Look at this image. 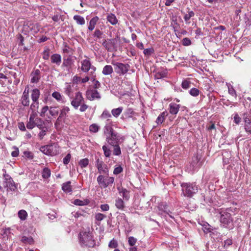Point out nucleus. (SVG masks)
I'll use <instances>...</instances> for the list:
<instances>
[{
	"mask_svg": "<svg viewBox=\"0 0 251 251\" xmlns=\"http://www.w3.org/2000/svg\"><path fill=\"white\" fill-rule=\"evenodd\" d=\"M134 112L132 108H127L125 111L124 114L126 118H132Z\"/></svg>",
	"mask_w": 251,
	"mask_h": 251,
	"instance_id": "nucleus-50",
	"label": "nucleus"
},
{
	"mask_svg": "<svg viewBox=\"0 0 251 251\" xmlns=\"http://www.w3.org/2000/svg\"><path fill=\"white\" fill-rule=\"evenodd\" d=\"M47 151L46 154L50 156H54L59 153V148L57 144H53L46 146Z\"/></svg>",
	"mask_w": 251,
	"mask_h": 251,
	"instance_id": "nucleus-10",
	"label": "nucleus"
},
{
	"mask_svg": "<svg viewBox=\"0 0 251 251\" xmlns=\"http://www.w3.org/2000/svg\"><path fill=\"white\" fill-rule=\"evenodd\" d=\"M251 109L248 110L246 111L243 114V119L245 123H248L249 122L251 121Z\"/></svg>",
	"mask_w": 251,
	"mask_h": 251,
	"instance_id": "nucleus-28",
	"label": "nucleus"
},
{
	"mask_svg": "<svg viewBox=\"0 0 251 251\" xmlns=\"http://www.w3.org/2000/svg\"><path fill=\"white\" fill-rule=\"evenodd\" d=\"M40 71L39 69H36L34 72L31 74L32 75L31 78V82L32 83H37L40 79Z\"/></svg>",
	"mask_w": 251,
	"mask_h": 251,
	"instance_id": "nucleus-17",
	"label": "nucleus"
},
{
	"mask_svg": "<svg viewBox=\"0 0 251 251\" xmlns=\"http://www.w3.org/2000/svg\"><path fill=\"white\" fill-rule=\"evenodd\" d=\"M107 20L112 25H115L118 23V20L116 16L113 13H110L107 15Z\"/></svg>",
	"mask_w": 251,
	"mask_h": 251,
	"instance_id": "nucleus-24",
	"label": "nucleus"
},
{
	"mask_svg": "<svg viewBox=\"0 0 251 251\" xmlns=\"http://www.w3.org/2000/svg\"><path fill=\"white\" fill-rule=\"evenodd\" d=\"M168 113L167 111H165L161 113L156 119V123L158 125H161L165 121L166 117L168 116Z\"/></svg>",
	"mask_w": 251,
	"mask_h": 251,
	"instance_id": "nucleus-21",
	"label": "nucleus"
},
{
	"mask_svg": "<svg viewBox=\"0 0 251 251\" xmlns=\"http://www.w3.org/2000/svg\"><path fill=\"white\" fill-rule=\"evenodd\" d=\"M189 93L192 96L197 97L200 94V91L196 88H193L189 90Z\"/></svg>",
	"mask_w": 251,
	"mask_h": 251,
	"instance_id": "nucleus-49",
	"label": "nucleus"
},
{
	"mask_svg": "<svg viewBox=\"0 0 251 251\" xmlns=\"http://www.w3.org/2000/svg\"><path fill=\"white\" fill-rule=\"evenodd\" d=\"M169 112L171 114L176 115L178 112L180 105L176 103L172 102L169 104Z\"/></svg>",
	"mask_w": 251,
	"mask_h": 251,
	"instance_id": "nucleus-19",
	"label": "nucleus"
},
{
	"mask_svg": "<svg viewBox=\"0 0 251 251\" xmlns=\"http://www.w3.org/2000/svg\"><path fill=\"white\" fill-rule=\"evenodd\" d=\"M191 44H192L191 41L188 38L185 37V38H183L182 40V44L183 46H190V45H191Z\"/></svg>",
	"mask_w": 251,
	"mask_h": 251,
	"instance_id": "nucleus-59",
	"label": "nucleus"
},
{
	"mask_svg": "<svg viewBox=\"0 0 251 251\" xmlns=\"http://www.w3.org/2000/svg\"><path fill=\"white\" fill-rule=\"evenodd\" d=\"M167 75V73L165 71L158 72L154 75L155 79H161L165 77Z\"/></svg>",
	"mask_w": 251,
	"mask_h": 251,
	"instance_id": "nucleus-47",
	"label": "nucleus"
},
{
	"mask_svg": "<svg viewBox=\"0 0 251 251\" xmlns=\"http://www.w3.org/2000/svg\"><path fill=\"white\" fill-rule=\"evenodd\" d=\"M191 82L187 80L182 81L181 86L184 89H187L190 87Z\"/></svg>",
	"mask_w": 251,
	"mask_h": 251,
	"instance_id": "nucleus-54",
	"label": "nucleus"
},
{
	"mask_svg": "<svg viewBox=\"0 0 251 251\" xmlns=\"http://www.w3.org/2000/svg\"><path fill=\"white\" fill-rule=\"evenodd\" d=\"M50 114L52 116H55L58 114V110H57V107L56 106H50L49 109Z\"/></svg>",
	"mask_w": 251,
	"mask_h": 251,
	"instance_id": "nucleus-46",
	"label": "nucleus"
},
{
	"mask_svg": "<svg viewBox=\"0 0 251 251\" xmlns=\"http://www.w3.org/2000/svg\"><path fill=\"white\" fill-rule=\"evenodd\" d=\"M91 63L89 59H84L81 61V71L83 72H88L91 68Z\"/></svg>",
	"mask_w": 251,
	"mask_h": 251,
	"instance_id": "nucleus-13",
	"label": "nucleus"
},
{
	"mask_svg": "<svg viewBox=\"0 0 251 251\" xmlns=\"http://www.w3.org/2000/svg\"><path fill=\"white\" fill-rule=\"evenodd\" d=\"M40 129L41 131L38 134V137L40 140H42L44 138V136L46 135L47 132L48 131L49 127H44L43 128H41Z\"/></svg>",
	"mask_w": 251,
	"mask_h": 251,
	"instance_id": "nucleus-41",
	"label": "nucleus"
},
{
	"mask_svg": "<svg viewBox=\"0 0 251 251\" xmlns=\"http://www.w3.org/2000/svg\"><path fill=\"white\" fill-rule=\"evenodd\" d=\"M167 205L166 203L161 202V203H159L158 206V209L159 211H161V212H159V214H162V212L166 213L168 214L171 218L174 219V217H173L171 215H170L169 214V212L171 213L172 212H171L169 210L168 211L167 210Z\"/></svg>",
	"mask_w": 251,
	"mask_h": 251,
	"instance_id": "nucleus-18",
	"label": "nucleus"
},
{
	"mask_svg": "<svg viewBox=\"0 0 251 251\" xmlns=\"http://www.w3.org/2000/svg\"><path fill=\"white\" fill-rule=\"evenodd\" d=\"M51 62L59 66L61 62V56L60 54L55 53L52 54L50 57Z\"/></svg>",
	"mask_w": 251,
	"mask_h": 251,
	"instance_id": "nucleus-20",
	"label": "nucleus"
},
{
	"mask_svg": "<svg viewBox=\"0 0 251 251\" xmlns=\"http://www.w3.org/2000/svg\"><path fill=\"white\" fill-rule=\"evenodd\" d=\"M35 125L39 129L43 128L44 127H47L45 125V122L40 118H36Z\"/></svg>",
	"mask_w": 251,
	"mask_h": 251,
	"instance_id": "nucleus-31",
	"label": "nucleus"
},
{
	"mask_svg": "<svg viewBox=\"0 0 251 251\" xmlns=\"http://www.w3.org/2000/svg\"><path fill=\"white\" fill-rule=\"evenodd\" d=\"M137 242V239L134 238V237L130 236L128 238V243L129 245L132 247L135 245Z\"/></svg>",
	"mask_w": 251,
	"mask_h": 251,
	"instance_id": "nucleus-57",
	"label": "nucleus"
},
{
	"mask_svg": "<svg viewBox=\"0 0 251 251\" xmlns=\"http://www.w3.org/2000/svg\"><path fill=\"white\" fill-rule=\"evenodd\" d=\"M101 116L102 118H111V115L108 110H104L103 111Z\"/></svg>",
	"mask_w": 251,
	"mask_h": 251,
	"instance_id": "nucleus-64",
	"label": "nucleus"
},
{
	"mask_svg": "<svg viewBox=\"0 0 251 251\" xmlns=\"http://www.w3.org/2000/svg\"><path fill=\"white\" fill-rule=\"evenodd\" d=\"M115 66V69L116 72L118 74H125L129 70L130 66L128 64H123L122 63L116 62L114 64Z\"/></svg>",
	"mask_w": 251,
	"mask_h": 251,
	"instance_id": "nucleus-7",
	"label": "nucleus"
},
{
	"mask_svg": "<svg viewBox=\"0 0 251 251\" xmlns=\"http://www.w3.org/2000/svg\"><path fill=\"white\" fill-rule=\"evenodd\" d=\"M90 202V201L88 199H85L83 201H81L79 199H75L73 203L75 205L83 206L88 205Z\"/></svg>",
	"mask_w": 251,
	"mask_h": 251,
	"instance_id": "nucleus-25",
	"label": "nucleus"
},
{
	"mask_svg": "<svg viewBox=\"0 0 251 251\" xmlns=\"http://www.w3.org/2000/svg\"><path fill=\"white\" fill-rule=\"evenodd\" d=\"M118 192L120 194H122L123 199L126 201H128L130 198L129 191L123 187H118L117 188Z\"/></svg>",
	"mask_w": 251,
	"mask_h": 251,
	"instance_id": "nucleus-15",
	"label": "nucleus"
},
{
	"mask_svg": "<svg viewBox=\"0 0 251 251\" xmlns=\"http://www.w3.org/2000/svg\"><path fill=\"white\" fill-rule=\"evenodd\" d=\"M71 183V181H69L62 184V189L64 192L70 193L72 192V188Z\"/></svg>",
	"mask_w": 251,
	"mask_h": 251,
	"instance_id": "nucleus-23",
	"label": "nucleus"
},
{
	"mask_svg": "<svg viewBox=\"0 0 251 251\" xmlns=\"http://www.w3.org/2000/svg\"><path fill=\"white\" fill-rule=\"evenodd\" d=\"M112 126V122H111L106 124L103 127V132L106 135V141L110 145L123 143L125 140V137L115 131Z\"/></svg>",
	"mask_w": 251,
	"mask_h": 251,
	"instance_id": "nucleus-1",
	"label": "nucleus"
},
{
	"mask_svg": "<svg viewBox=\"0 0 251 251\" xmlns=\"http://www.w3.org/2000/svg\"><path fill=\"white\" fill-rule=\"evenodd\" d=\"M123 110V107H119L117 108L113 109L111 110V114L115 117H118L122 113Z\"/></svg>",
	"mask_w": 251,
	"mask_h": 251,
	"instance_id": "nucleus-34",
	"label": "nucleus"
},
{
	"mask_svg": "<svg viewBox=\"0 0 251 251\" xmlns=\"http://www.w3.org/2000/svg\"><path fill=\"white\" fill-rule=\"evenodd\" d=\"M201 157L198 154L194 155L192 158L191 165L193 170L200 168L202 165V162L200 161Z\"/></svg>",
	"mask_w": 251,
	"mask_h": 251,
	"instance_id": "nucleus-12",
	"label": "nucleus"
},
{
	"mask_svg": "<svg viewBox=\"0 0 251 251\" xmlns=\"http://www.w3.org/2000/svg\"><path fill=\"white\" fill-rule=\"evenodd\" d=\"M40 95V91L38 89L35 88L31 91V99L33 102L36 103L38 105V99Z\"/></svg>",
	"mask_w": 251,
	"mask_h": 251,
	"instance_id": "nucleus-14",
	"label": "nucleus"
},
{
	"mask_svg": "<svg viewBox=\"0 0 251 251\" xmlns=\"http://www.w3.org/2000/svg\"><path fill=\"white\" fill-rule=\"evenodd\" d=\"M113 72V68L111 65H106L103 67L102 73L106 75L111 74Z\"/></svg>",
	"mask_w": 251,
	"mask_h": 251,
	"instance_id": "nucleus-29",
	"label": "nucleus"
},
{
	"mask_svg": "<svg viewBox=\"0 0 251 251\" xmlns=\"http://www.w3.org/2000/svg\"><path fill=\"white\" fill-rule=\"evenodd\" d=\"M233 119L234 122L237 125H239L241 121V118L239 117L238 114L237 113L234 114Z\"/></svg>",
	"mask_w": 251,
	"mask_h": 251,
	"instance_id": "nucleus-63",
	"label": "nucleus"
},
{
	"mask_svg": "<svg viewBox=\"0 0 251 251\" xmlns=\"http://www.w3.org/2000/svg\"><path fill=\"white\" fill-rule=\"evenodd\" d=\"M86 96L87 98L90 100H93L95 99L99 100L101 98L100 95L97 90L93 89L87 90Z\"/></svg>",
	"mask_w": 251,
	"mask_h": 251,
	"instance_id": "nucleus-11",
	"label": "nucleus"
},
{
	"mask_svg": "<svg viewBox=\"0 0 251 251\" xmlns=\"http://www.w3.org/2000/svg\"><path fill=\"white\" fill-rule=\"evenodd\" d=\"M70 111V108L68 106H63L60 111V113L58 118L57 119V121H61L66 119L67 114Z\"/></svg>",
	"mask_w": 251,
	"mask_h": 251,
	"instance_id": "nucleus-16",
	"label": "nucleus"
},
{
	"mask_svg": "<svg viewBox=\"0 0 251 251\" xmlns=\"http://www.w3.org/2000/svg\"><path fill=\"white\" fill-rule=\"evenodd\" d=\"M123 171V168L121 165L116 167L114 168L113 171V174L115 175H117L121 173Z\"/></svg>",
	"mask_w": 251,
	"mask_h": 251,
	"instance_id": "nucleus-56",
	"label": "nucleus"
},
{
	"mask_svg": "<svg viewBox=\"0 0 251 251\" xmlns=\"http://www.w3.org/2000/svg\"><path fill=\"white\" fill-rule=\"evenodd\" d=\"M194 16H195V13L194 12V11H193L192 10H189L188 11V13L185 14L183 18H184L185 22L186 23H189L190 22L189 21L190 20L191 18L194 17Z\"/></svg>",
	"mask_w": 251,
	"mask_h": 251,
	"instance_id": "nucleus-33",
	"label": "nucleus"
},
{
	"mask_svg": "<svg viewBox=\"0 0 251 251\" xmlns=\"http://www.w3.org/2000/svg\"><path fill=\"white\" fill-rule=\"evenodd\" d=\"M244 127L246 132L248 134H251V121L245 123Z\"/></svg>",
	"mask_w": 251,
	"mask_h": 251,
	"instance_id": "nucleus-51",
	"label": "nucleus"
},
{
	"mask_svg": "<svg viewBox=\"0 0 251 251\" xmlns=\"http://www.w3.org/2000/svg\"><path fill=\"white\" fill-rule=\"evenodd\" d=\"M184 196L191 198L198 192V187L195 183L183 182L181 184Z\"/></svg>",
	"mask_w": 251,
	"mask_h": 251,
	"instance_id": "nucleus-3",
	"label": "nucleus"
},
{
	"mask_svg": "<svg viewBox=\"0 0 251 251\" xmlns=\"http://www.w3.org/2000/svg\"><path fill=\"white\" fill-rule=\"evenodd\" d=\"M89 161L88 158H84L81 159L79 162L78 164L80 166L81 168H85L87 167L89 164Z\"/></svg>",
	"mask_w": 251,
	"mask_h": 251,
	"instance_id": "nucleus-43",
	"label": "nucleus"
},
{
	"mask_svg": "<svg viewBox=\"0 0 251 251\" xmlns=\"http://www.w3.org/2000/svg\"><path fill=\"white\" fill-rule=\"evenodd\" d=\"M99 20V18L97 16H95L91 19L89 23V25L88 26V29L90 31H92L96 25L97 22Z\"/></svg>",
	"mask_w": 251,
	"mask_h": 251,
	"instance_id": "nucleus-26",
	"label": "nucleus"
},
{
	"mask_svg": "<svg viewBox=\"0 0 251 251\" xmlns=\"http://www.w3.org/2000/svg\"><path fill=\"white\" fill-rule=\"evenodd\" d=\"M52 97L54 98L57 101L61 102L64 103L66 102V100L64 97L61 95L60 93L57 91L54 92L52 94Z\"/></svg>",
	"mask_w": 251,
	"mask_h": 251,
	"instance_id": "nucleus-22",
	"label": "nucleus"
},
{
	"mask_svg": "<svg viewBox=\"0 0 251 251\" xmlns=\"http://www.w3.org/2000/svg\"><path fill=\"white\" fill-rule=\"evenodd\" d=\"M18 217L22 221L25 220L27 217V213L25 210H21L18 212Z\"/></svg>",
	"mask_w": 251,
	"mask_h": 251,
	"instance_id": "nucleus-40",
	"label": "nucleus"
},
{
	"mask_svg": "<svg viewBox=\"0 0 251 251\" xmlns=\"http://www.w3.org/2000/svg\"><path fill=\"white\" fill-rule=\"evenodd\" d=\"M97 180L101 189H105L109 186H112L114 181V178L113 176H109V175H100L98 176Z\"/></svg>",
	"mask_w": 251,
	"mask_h": 251,
	"instance_id": "nucleus-4",
	"label": "nucleus"
},
{
	"mask_svg": "<svg viewBox=\"0 0 251 251\" xmlns=\"http://www.w3.org/2000/svg\"><path fill=\"white\" fill-rule=\"evenodd\" d=\"M21 241L25 244H28L29 245H31L33 244L34 240L32 237H26L25 236H24L22 237L21 239Z\"/></svg>",
	"mask_w": 251,
	"mask_h": 251,
	"instance_id": "nucleus-37",
	"label": "nucleus"
},
{
	"mask_svg": "<svg viewBox=\"0 0 251 251\" xmlns=\"http://www.w3.org/2000/svg\"><path fill=\"white\" fill-rule=\"evenodd\" d=\"M50 50L48 48L44 50L43 52V58L44 60H48L49 59L50 55Z\"/></svg>",
	"mask_w": 251,
	"mask_h": 251,
	"instance_id": "nucleus-53",
	"label": "nucleus"
},
{
	"mask_svg": "<svg viewBox=\"0 0 251 251\" xmlns=\"http://www.w3.org/2000/svg\"><path fill=\"white\" fill-rule=\"evenodd\" d=\"M100 127L96 124H93L89 126V130L91 132L97 133L99 131Z\"/></svg>",
	"mask_w": 251,
	"mask_h": 251,
	"instance_id": "nucleus-42",
	"label": "nucleus"
},
{
	"mask_svg": "<svg viewBox=\"0 0 251 251\" xmlns=\"http://www.w3.org/2000/svg\"><path fill=\"white\" fill-rule=\"evenodd\" d=\"M74 19L78 25H83L85 24V20L84 18L80 15H75L74 16Z\"/></svg>",
	"mask_w": 251,
	"mask_h": 251,
	"instance_id": "nucleus-38",
	"label": "nucleus"
},
{
	"mask_svg": "<svg viewBox=\"0 0 251 251\" xmlns=\"http://www.w3.org/2000/svg\"><path fill=\"white\" fill-rule=\"evenodd\" d=\"M102 45L105 48L106 50H107L108 52H113L112 50V47L111 45V43L109 41V39L107 40L104 39L103 40V42L102 43Z\"/></svg>",
	"mask_w": 251,
	"mask_h": 251,
	"instance_id": "nucleus-27",
	"label": "nucleus"
},
{
	"mask_svg": "<svg viewBox=\"0 0 251 251\" xmlns=\"http://www.w3.org/2000/svg\"><path fill=\"white\" fill-rule=\"evenodd\" d=\"M103 35V32L101 31L99 29H96L93 34V36L96 38L95 41H97V39H101Z\"/></svg>",
	"mask_w": 251,
	"mask_h": 251,
	"instance_id": "nucleus-45",
	"label": "nucleus"
},
{
	"mask_svg": "<svg viewBox=\"0 0 251 251\" xmlns=\"http://www.w3.org/2000/svg\"><path fill=\"white\" fill-rule=\"evenodd\" d=\"M84 102V99L82 94L78 92L75 93V98L72 100L71 105L75 108L77 109L82 103Z\"/></svg>",
	"mask_w": 251,
	"mask_h": 251,
	"instance_id": "nucleus-9",
	"label": "nucleus"
},
{
	"mask_svg": "<svg viewBox=\"0 0 251 251\" xmlns=\"http://www.w3.org/2000/svg\"><path fill=\"white\" fill-rule=\"evenodd\" d=\"M220 214V221L221 225H222L224 227L232 228L233 226L232 224L233 219L231 217V214L226 211H222Z\"/></svg>",
	"mask_w": 251,
	"mask_h": 251,
	"instance_id": "nucleus-5",
	"label": "nucleus"
},
{
	"mask_svg": "<svg viewBox=\"0 0 251 251\" xmlns=\"http://www.w3.org/2000/svg\"><path fill=\"white\" fill-rule=\"evenodd\" d=\"M73 64V61L71 57H68L67 58H64L62 67H70Z\"/></svg>",
	"mask_w": 251,
	"mask_h": 251,
	"instance_id": "nucleus-36",
	"label": "nucleus"
},
{
	"mask_svg": "<svg viewBox=\"0 0 251 251\" xmlns=\"http://www.w3.org/2000/svg\"><path fill=\"white\" fill-rule=\"evenodd\" d=\"M102 150L105 156L106 157H109L111 154V151L110 149L106 145H103L102 146Z\"/></svg>",
	"mask_w": 251,
	"mask_h": 251,
	"instance_id": "nucleus-44",
	"label": "nucleus"
},
{
	"mask_svg": "<svg viewBox=\"0 0 251 251\" xmlns=\"http://www.w3.org/2000/svg\"><path fill=\"white\" fill-rule=\"evenodd\" d=\"M109 41L111 43L112 51H116L117 50L116 38L109 39Z\"/></svg>",
	"mask_w": 251,
	"mask_h": 251,
	"instance_id": "nucleus-48",
	"label": "nucleus"
},
{
	"mask_svg": "<svg viewBox=\"0 0 251 251\" xmlns=\"http://www.w3.org/2000/svg\"><path fill=\"white\" fill-rule=\"evenodd\" d=\"M115 206L119 209H123L125 207L124 202L121 198L116 200Z\"/></svg>",
	"mask_w": 251,
	"mask_h": 251,
	"instance_id": "nucleus-32",
	"label": "nucleus"
},
{
	"mask_svg": "<svg viewBox=\"0 0 251 251\" xmlns=\"http://www.w3.org/2000/svg\"><path fill=\"white\" fill-rule=\"evenodd\" d=\"M144 54L146 56H150L154 52V49L152 48L146 49L144 50Z\"/></svg>",
	"mask_w": 251,
	"mask_h": 251,
	"instance_id": "nucleus-58",
	"label": "nucleus"
},
{
	"mask_svg": "<svg viewBox=\"0 0 251 251\" xmlns=\"http://www.w3.org/2000/svg\"><path fill=\"white\" fill-rule=\"evenodd\" d=\"M113 147V154L114 155L119 156L121 154L122 152L121 150V148L120 147V144H115L114 145H111Z\"/></svg>",
	"mask_w": 251,
	"mask_h": 251,
	"instance_id": "nucleus-30",
	"label": "nucleus"
},
{
	"mask_svg": "<svg viewBox=\"0 0 251 251\" xmlns=\"http://www.w3.org/2000/svg\"><path fill=\"white\" fill-rule=\"evenodd\" d=\"M92 81L93 82V85H94L93 87H94V89L96 90V89L99 88L100 87V82L98 80L95 79V78H94L93 77H92Z\"/></svg>",
	"mask_w": 251,
	"mask_h": 251,
	"instance_id": "nucleus-61",
	"label": "nucleus"
},
{
	"mask_svg": "<svg viewBox=\"0 0 251 251\" xmlns=\"http://www.w3.org/2000/svg\"><path fill=\"white\" fill-rule=\"evenodd\" d=\"M21 103L23 105L25 106H29V99L28 95H25L24 96H22L21 99Z\"/></svg>",
	"mask_w": 251,
	"mask_h": 251,
	"instance_id": "nucleus-35",
	"label": "nucleus"
},
{
	"mask_svg": "<svg viewBox=\"0 0 251 251\" xmlns=\"http://www.w3.org/2000/svg\"><path fill=\"white\" fill-rule=\"evenodd\" d=\"M50 109L49 107L48 106H44L41 110V112L39 113L40 116L41 117H44L45 116V113L46 112Z\"/></svg>",
	"mask_w": 251,
	"mask_h": 251,
	"instance_id": "nucleus-62",
	"label": "nucleus"
},
{
	"mask_svg": "<svg viewBox=\"0 0 251 251\" xmlns=\"http://www.w3.org/2000/svg\"><path fill=\"white\" fill-rule=\"evenodd\" d=\"M79 242L81 245L89 248L93 247L95 245V241L93 239L92 232L88 231H82L79 234Z\"/></svg>",
	"mask_w": 251,
	"mask_h": 251,
	"instance_id": "nucleus-2",
	"label": "nucleus"
},
{
	"mask_svg": "<svg viewBox=\"0 0 251 251\" xmlns=\"http://www.w3.org/2000/svg\"><path fill=\"white\" fill-rule=\"evenodd\" d=\"M105 218H106V216L100 213H97L95 215V219L98 221H101Z\"/></svg>",
	"mask_w": 251,
	"mask_h": 251,
	"instance_id": "nucleus-60",
	"label": "nucleus"
},
{
	"mask_svg": "<svg viewBox=\"0 0 251 251\" xmlns=\"http://www.w3.org/2000/svg\"><path fill=\"white\" fill-rule=\"evenodd\" d=\"M2 171L4 172L3 176L4 178L6 186L11 191H15L17 189V187L13 178L8 174H6L5 169H3Z\"/></svg>",
	"mask_w": 251,
	"mask_h": 251,
	"instance_id": "nucleus-6",
	"label": "nucleus"
},
{
	"mask_svg": "<svg viewBox=\"0 0 251 251\" xmlns=\"http://www.w3.org/2000/svg\"><path fill=\"white\" fill-rule=\"evenodd\" d=\"M118 246V242L117 240H115L114 239H113L112 240H111L108 244V247L110 248H116Z\"/></svg>",
	"mask_w": 251,
	"mask_h": 251,
	"instance_id": "nucleus-52",
	"label": "nucleus"
},
{
	"mask_svg": "<svg viewBox=\"0 0 251 251\" xmlns=\"http://www.w3.org/2000/svg\"><path fill=\"white\" fill-rule=\"evenodd\" d=\"M96 166L100 174L103 173L105 175H109V170L106 164H104L103 161L100 160L99 158H96Z\"/></svg>",
	"mask_w": 251,
	"mask_h": 251,
	"instance_id": "nucleus-8",
	"label": "nucleus"
},
{
	"mask_svg": "<svg viewBox=\"0 0 251 251\" xmlns=\"http://www.w3.org/2000/svg\"><path fill=\"white\" fill-rule=\"evenodd\" d=\"M50 170L48 168H45L42 172V176L43 178L47 179L50 176Z\"/></svg>",
	"mask_w": 251,
	"mask_h": 251,
	"instance_id": "nucleus-39",
	"label": "nucleus"
},
{
	"mask_svg": "<svg viewBox=\"0 0 251 251\" xmlns=\"http://www.w3.org/2000/svg\"><path fill=\"white\" fill-rule=\"evenodd\" d=\"M23 153L25 157H26V158H28L29 159H32L33 158L34 155L33 153L31 151H24Z\"/></svg>",
	"mask_w": 251,
	"mask_h": 251,
	"instance_id": "nucleus-55",
	"label": "nucleus"
}]
</instances>
